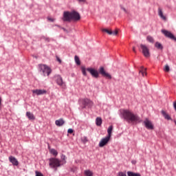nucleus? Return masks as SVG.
I'll use <instances>...</instances> for the list:
<instances>
[{
    "label": "nucleus",
    "mask_w": 176,
    "mask_h": 176,
    "mask_svg": "<svg viewBox=\"0 0 176 176\" xmlns=\"http://www.w3.org/2000/svg\"><path fill=\"white\" fill-rule=\"evenodd\" d=\"M9 160H10V163H12V164H13V166H17L19 164V161L17 160V159H16V157H14L13 156H10Z\"/></svg>",
    "instance_id": "nucleus-14"
},
{
    "label": "nucleus",
    "mask_w": 176,
    "mask_h": 176,
    "mask_svg": "<svg viewBox=\"0 0 176 176\" xmlns=\"http://www.w3.org/2000/svg\"><path fill=\"white\" fill-rule=\"evenodd\" d=\"M47 20H49V21H54V19L53 18H47Z\"/></svg>",
    "instance_id": "nucleus-36"
},
{
    "label": "nucleus",
    "mask_w": 176,
    "mask_h": 176,
    "mask_svg": "<svg viewBox=\"0 0 176 176\" xmlns=\"http://www.w3.org/2000/svg\"><path fill=\"white\" fill-rule=\"evenodd\" d=\"M158 15L164 21H166V20H167V18L166 17V16H164V14H163V10L160 8H158Z\"/></svg>",
    "instance_id": "nucleus-16"
},
{
    "label": "nucleus",
    "mask_w": 176,
    "mask_h": 176,
    "mask_svg": "<svg viewBox=\"0 0 176 176\" xmlns=\"http://www.w3.org/2000/svg\"><path fill=\"white\" fill-rule=\"evenodd\" d=\"M155 47L157 49H159L160 50H163V45H162V43H159V42H156L155 44Z\"/></svg>",
    "instance_id": "nucleus-20"
},
{
    "label": "nucleus",
    "mask_w": 176,
    "mask_h": 176,
    "mask_svg": "<svg viewBox=\"0 0 176 176\" xmlns=\"http://www.w3.org/2000/svg\"><path fill=\"white\" fill-rule=\"evenodd\" d=\"M45 41H47V42H50V39L48 38H45Z\"/></svg>",
    "instance_id": "nucleus-41"
},
{
    "label": "nucleus",
    "mask_w": 176,
    "mask_h": 176,
    "mask_svg": "<svg viewBox=\"0 0 176 176\" xmlns=\"http://www.w3.org/2000/svg\"><path fill=\"white\" fill-rule=\"evenodd\" d=\"M140 74H142V76H144V74L145 75H146V68H144V67H141Z\"/></svg>",
    "instance_id": "nucleus-26"
},
{
    "label": "nucleus",
    "mask_w": 176,
    "mask_h": 176,
    "mask_svg": "<svg viewBox=\"0 0 176 176\" xmlns=\"http://www.w3.org/2000/svg\"><path fill=\"white\" fill-rule=\"evenodd\" d=\"M74 60L77 65H80V60L79 59V57L78 56H75Z\"/></svg>",
    "instance_id": "nucleus-28"
},
{
    "label": "nucleus",
    "mask_w": 176,
    "mask_h": 176,
    "mask_svg": "<svg viewBox=\"0 0 176 176\" xmlns=\"http://www.w3.org/2000/svg\"><path fill=\"white\" fill-rule=\"evenodd\" d=\"M81 71H82V75H84V76H87V73L86 72V71L89 72V74H91V76H93L94 78H97L99 76L98 72L91 67H89V68L86 69L85 67H82Z\"/></svg>",
    "instance_id": "nucleus-3"
},
{
    "label": "nucleus",
    "mask_w": 176,
    "mask_h": 176,
    "mask_svg": "<svg viewBox=\"0 0 176 176\" xmlns=\"http://www.w3.org/2000/svg\"><path fill=\"white\" fill-rule=\"evenodd\" d=\"M162 113L164 118H165L167 120H171V117H170L169 115L166 113V111H162Z\"/></svg>",
    "instance_id": "nucleus-21"
},
{
    "label": "nucleus",
    "mask_w": 176,
    "mask_h": 176,
    "mask_svg": "<svg viewBox=\"0 0 176 176\" xmlns=\"http://www.w3.org/2000/svg\"><path fill=\"white\" fill-rule=\"evenodd\" d=\"M127 175L128 176H141V174L135 173L132 172V171H128L127 172Z\"/></svg>",
    "instance_id": "nucleus-22"
},
{
    "label": "nucleus",
    "mask_w": 176,
    "mask_h": 176,
    "mask_svg": "<svg viewBox=\"0 0 176 176\" xmlns=\"http://www.w3.org/2000/svg\"><path fill=\"white\" fill-rule=\"evenodd\" d=\"M118 175L119 176H127V175L126 174V172H119Z\"/></svg>",
    "instance_id": "nucleus-29"
},
{
    "label": "nucleus",
    "mask_w": 176,
    "mask_h": 176,
    "mask_svg": "<svg viewBox=\"0 0 176 176\" xmlns=\"http://www.w3.org/2000/svg\"><path fill=\"white\" fill-rule=\"evenodd\" d=\"M63 21H67L70 22L72 21H79L80 20V14L79 12L73 10L72 12L69 11H65L63 12V16L62 18Z\"/></svg>",
    "instance_id": "nucleus-1"
},
{
    "label": "nucleus",
    "mask_w": 176,
    "mask_h": 176,
    "mask_svg": "<svg viewBox=\"0 0 176 176\" xmlns=\"http://www.w3.org/2000/svg\"><path fill=\"white\" fill-rule=\"evenodd\" d=\"M62 159H63V160H65V155H63Z\"/></svg>",
    "instance_id": "nucleus-40"
},
{
    "label": "nucleus",
    "mask_w": 176,
    "mask_h": 176,
    "mask_svg": "<svg viewBox=\"0 0 176 176\" xmlns=\"http://www.w3.org/2000/svg\"><path fill=\"white\" fill-rule=\"evenodd\" d=\"M112 130H113V126L111 125L107 129V133H108L107 137H109V138H111L112 135Z\"/></svg>",
    "instance_id": "nucleus-18"
},
{
    "label": "nucleus",
    "mask_w": 176,
    "mask_h": 176,
    "mask_svg": "<svg viewBox=\"0 0 176 176\" xmlns=\"http://www.w3.org/2000/svg\"><path fill=\"white\" fill-rule=\"evenodd\" d=\"M56 83L58 85V86H63L64 85V81H63V78L61 76L58 75L56 76Z\"/></svg>",
    "instance_id": "nucleus-13"
},
{
    "label": "nucleus",
    "mask_w": 176,
    "mask_h": 176,
    "mask_svg": "<svg viewBox=\"0 0 176 176\" xmlns=\"http://www.w3.org/2000/svg\"><path fill=\"white\" fill-rule=\"evenodd\" d=\"M82 101L83 108H86V107H87L88 108H91V107H93L94 104L93 101H91L89 98H84L82 100Z\"/></svg>",
    "instance_id": "nucleus-8"
},
{
    "label": "nucleus",
    "mask_w": 176,
    "mask_h": 176,
    "mask_svg": "<svg viewBox=\"0 0 176 176\" xmlns=\"http://www.w3.org/2000/svg\"><path fill=\"white\" fill-rule=\"evenodd\" d=\"M140 49H142V54H144V57H150L151 54L149 53V48L147 47L146 45L141 44Z\"/></svg>",
    "instance_id": "nucleus-9"
},
{
    "label": "nucleus",
    "mask_w": 176,
    "mask_h": 176,
    "mask_svg": "<svg viewBox=\"0 0 176 176\" xmlns=\"http://www.w3.org/2000/svg\"><path fill=\"white\" fill-rule=\"evenodd\" d=\"M102 32H106L108 35H112V30L107 28L102 29Z\"/></svg>",
    "instance_id": "nucleus-24"
},
{
    "label": "nucleus",
    "mask_w": 176,
    "mask_h": 176,
    "mask_svg": "<svg viewBox=\"0 0 176 176\" xmlns=\"http://www.w3.org/2000/svg\"><path fill=\"white\" fill-rule=\"evenodd\" d=\"M67 133L69 134H72V133H74V130L72 129H69Z\"/></svg>",
    "instance_id": "nucleus-32"
},
{
    "label": "nucleus",
    "mask_w": 176,
    "mask_h": 176,
    "mask_svg": "<svg viewBox=\"0 0 176 176\" xmlns=\"http://www.w3.org/2000/svg\"><path fill=\"white\" fill-rule=\"evenodd\" d=\"M109 140H111V138H109L108 136H106L105 138H102L100 142H99V146L100 148H102L109 142Z\"/></svg>",
    "instance_id": "nucleus-12"
},
{
    "label": "nucleus",
    "mask_w": 176,
    "mask_h": 176,
    "mask_svg": "<svg viewBox=\"0 0 176 176\" xmlns=\"http://www.w3.org/2000/svg\"><path fill=\"white\" fill-rule=\"evenodd\" d=\"M57 61H58V63L61 64V59H60V58L57 57Z\"/></svg>",
    "instance_id": "nucleus-38"
},
{
    "label": "nucleus",
    "mask_w": 176,
    "mask_h": 176,
    "mask_svg": "<svg viewBox=\"0 0 176 176\" xmlns=\"http://www.w3.org/2000/svg\"><path fill=\"white\" fill-rule=\"evenodd\" d=\"M32 93L33 96H43V94H47V91L46 89H33Z\"/></svg>",
    "instance_id": "nucleus-10"
},
{
    "label": "nucleus",
    "mask_w": 176,
    "mask_h": 176,
    "mask_svg": "<svg viewBox=\"0 0 176 176\" xmlns=\"http://www.w3.org/2000/svg\"><path fill=\"white\" fill-rule=\"evenodd\" d=\"M146 40L148 41V42H150V43H155V39L151 36H148L146 37Z\"/></svg>",
    "instance_id": "nucleus-25"
},
{
    "label": "nucleus",
    "mask_w": 176,
    "mask_h": 176,
    "mask_svg": "<svg viewBox=\"0 0 176 176\" xmlns=\"http://www.w3.org/2000/svg\"><path fill=\"white\" fill-rule=\"evenodd\" d=\"M78 2H79L80 3H85V2H86V0H77Z\"/></svg>",
    "instance_id": "nucleus-34"
},
{
    "label": "nucleus",
    "mask_w": 176,
    "mask_h": 176,
    "mask_svg": "<svg viewBox=\"0 0 176 176\" xmlns=\"http://www.w3.org/2000/svg\"><path fill=\"white\" fill-rule=\"evenodd\" d=\"M84 174L85 176H93V171L90 170H86L84 171Z\"/></svg>",
    "instance_id": "nucleus-23"
},
{
    "label": "nucleus",
    "mask_w": 176,
    "mask_h": 176,
    "mask_svg": "<svg viewBox=\"0 0 176 176\" xmlns=\"http://www.w3.org/2000/svg\"><path fill=\"white\" fill-rule=\"evenodd\" d=\"M96 126H101V124H102V119L100 117L96 118Z\"/></svg>",
    "instance_id": "nucleus-19"
},
{
    "label": "nucleus",
    "mask_w": 176,
    "mask_h": 176,
    "mask_svg": "<svg viewBox=\"0 0 176 176\" xmlns=\"http://www.w3.org/2000/svg\"><path fill=\"white\" fill-rule=\"evenodd\" d=\"M26 116L28 118L29 120H35V116L34 114L30 111L26 112Z\"/></svg>",
    "instance_id": "nucleus-17"
},
{
    "label": "nucleus",
    "mask_w": 176,
    "mask_h": 176,
    "mask_svg": "<svg viewBox=\"0 0 176 176\" xmlns=\"http://www.w3.org/2000/svg\"><path fill=\"white\" fill-rule=\"evenodd\" d=\"M161 32H162L166 38L172 39V41H175V42H176V37L173 34V33H171V32L166 30H162Z\"/></svg>",
    "instance_id": "nucleus-6"
},
{
    "label": "nucleus",
    "mask_w": 176,
    "mask_h": 176,
    "mask_svg": "<svg viewBox=\"0 0 176 176\" xmlns=\"http://www.w3.org/2000/svg\"><path fill=\"white\" fill-rule=\"evenodd\" d=\"M49 162H50V166L52 168H57V167H60V166H61V161L59 160L57 158H50L49 160Z\"/></svg>",
    "instance_id": "nucleus-5"
},
{
    "label": "nucleus",
    "mask_w": 176,
    "mask_h": 176,
    "mask_svg": "<svg viewBox=\"0 0 176 176\" xmlns=\"http://www.w3.org/2000/svg\"><path fill=\"white\" fill-rule=\"evenodd\" d=\"M164 71L166 72H168L170 71V67L168 65L165 66Z\"/></svg>",
    "instance_id": "nucleus-30"
},
{
    "label": "nucleus",
    "mask_w": 176,
    "mask_h": 176,
    "mask_svg": "<svg viewBox=\"0 0 176 176\" xmlns=\"http://www.w3.org/2000/svg\"><path fill=\"white\" fill-rule=\"evenodd\" d=\"M133 53H137V51L135 50V47H133Z\"/></svg>",
    "instance_id": "nucleus-37"
},
{
    "label": "nucleus",
    "mask_w": 176,
    "mask_h": 176,
    "mask_svg": "<svg viewBox=\"0 0 176 176\" xmlns=\"http://www.w3.org/2000/svg\"><path fill=\"white\" fill-rule=\"evenodd\" d=\"M121 9L124 12V13H127V10H126L124 7H121Z\"/></svg>",
    "instance_id": "nucleus-35"
},
{
    "label": "nucleus",
    "mask_w": 176,
    "mask_h": 176,
    "mask_svg": "<svg viewBox=\"0 0 176 176\" xmlns=\"http://www.w3.org/2000/svg\"><path fill=\"white\" fill-rule=\"evenodd\" d=\"M118 34H119V31H118V30H116L115 31H112V35H118Z\"/></svg>",
    "instance_id": "nucleus-31"
},
{
    "label": "nucleus",
    "mask_w": 176,
    "mask_h": 176,
    "mask_svg": "<svg viewBox=\"0 0 176 176\" xmlns=\"http://www.w3.org/2000/svg\"><path fill=\"white\" fill-rule=\"evenodd\" d=\"M121 114L128 123H135L140 121V117L130 111V110H121Z\"/></svg>",
    "instance_id": "nucleus-2"
},
{
    "label": "nucleus",
    "mask_w": 176,
    "mask_h": 176,
    "mask_svg": "<svg viewBox=\"0 0 176 176\" xmlns=\"http://www.w3.org/2000/svg\"><path fill=\"white\" fill-rule=\"evenodd\" d=\"M40 72H42L43 76H49L52 74V69L46 65H38Z\"/></svg>",
    "instance_id": "nucleus-4"
},
{
    "label": "nucleus",
    "mask_w": 176,
    "mask_h": 176,
    "mask_svg": "<svg viewBox=\"0 0 176 176\" xmlns=\"http://www.w3.org/2000/svg\"><path fill=\"white\" fill-rule=\"evenodd\" d=\"M75 170H76V168H75V169L72 168V169H71V171H72L73 173H75Z\"/></svg>",
    "instance_id": "nucleus-39"
},
{
    "label": "nucleus",
    "mask_w": 176,
    "mask_h": 176,
    "mask_svg": "<svg viewBox=\"0 0 176 176\" xmlns=\"http://www.w3.org/2000/svg\"><path fill=\"white\" fill-rule=\"evenodd\" d=\"M50 153L54 155V156H55V157L57 156V155H58V153L54 148L50 149Z\"/></svg>",
    "instance_id": "nucleus-27"
},
{
    "label": "nucleus",
    "mask_w": 176,
    "mask_h": 176,
    "mask_svg": "<svg viewBox=\"0 0 176 176\" xmlns=\"http://www.w3.org/2000/svg\"><path fill=\"white\" fill-rule=\"evenodd\" d=\"M99 74L104 76V78H107V79H112V76L109 74V73H107L104 67H100L99 69Z\"/></svg>",
    "instance_id": "nucleus-7"
},
{
    "label": "nucleus",
    "mask_w": 176,
    "mask_h": 176,
    "mask_svg": "<svg viewBox=\"0 0 176 176\" xmlns=\"http://www.w3.org/2000/svg\"><path fill=\"white\" fill-rule=\"evenodd\" d=\"M174 122H175V125H176V120H175Z\"/></svg>",
    "instance_id": "nucleus-42"
},
{
    "label": "nucleus",
    "mask_w": 176,
    "mask_h": 176,
    "mask_svg": "<svg viewBox=\"0 0 176 176\" xmlns=\"http://www.w3.org/2000/svg\"><path fill=\"white\" fill-rule=\"evenodd\" d=\"M65 123V121H64V119L60 118L59 120H56L55 121L56 126H58V127H61Z\"/></svg>",
    "instance_id": "nucleus-15"
},
{
    "label": "nucleus",
    "mask_w": 176,
    "mask_h": 176,
    "mask_svg": "<svg viewBox=\"0 0 176 176\" xmlns=\"http://www.w3.org/2000/svg\"><path fill=\"white\" fill-rule=\"evenodd\" d=\"M87 138H86V137H84L83 138H82V142H84V143H86V142H87Z\"/></svg>",
    "instance_id": "nucleus-33"
},
{
    "label": "nucleus",
    "mask_w": 176,
    "mask_h": 176,
    "mask_svg": "<svg viewBox=\"0 0 176 176\" xmlns=\"http://www.w3.org/2000/svg\"><path fill=\"white\" fill-rule=\"evenodd\" d=\"M144 124L148 130H153V124H152V122L149 120V119L146 118L144 121Z\"/></svg>",
    "instance_id": "nucleus-11"
}]
</instances>
